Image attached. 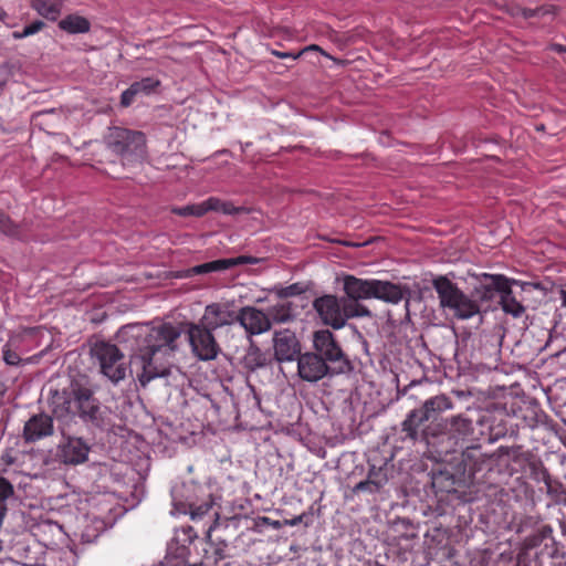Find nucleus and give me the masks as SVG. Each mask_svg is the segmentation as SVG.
<instances>
[{
  "instance_id": "obj_1",
  "label": "nucleus",
  "mask_w": 566,
  "mask_h": 566,
  "mask_svg": "<svg viewBox=\"0 0 566 566\" xmlns=\"http://www.w3.org/2000/svg\"><path fill=\"white\" fill-rule=\"evenodd\" d=\"M123 336L136 340L137 347L130 355V373L136 371L142 386L157 377L169 375V358L178 349L181 329L169 323L156 327L125 326Z\"/></svg>"
},
{
  "instance_id": "obj_2",
  "label": "nucleus",
  "mask_w": 566,
  "mask_h": 566,
  "mask_svg": "<svg viewBox=\"0 0 566 566\" xmlns=\"http://www.w3.org/2000/svg\"><path fill=\"white\" fill-rule=\"evenodd\" d=\"M343 291L347 304H356L365 310L366 314H361L360 317H371L373 315L371 311L363 305L360 301L376 298L386 303L398 304L408 293V289L400 284L377 279H359L352 274L344 275Z\"/></svg>"
},
{
  "instance_id": "obj_3",
  "label": "nucleus",
  "mask_w": 566,
  "mask_h": 566,
  "mask_svg": "<svg viewBox=\"0 0 566 566\" xmlns=\"http://www.w3.org/2000/svg\"><path fill=\"white\" fill-rule=\"evenodd\" d=\"M440 306L458 319H469L480 313V305L476 300L464 294L455 283L447 276H438L432 281Z\"/></svg>"
},
{
  "instance_id": "obj_4",
  "label": "nucleus",
  "mask_w": 566,
  "mask_h": 566,
  "mask_svg": "<svg viewBox=\"0 0 566 566\" xmlns=\"http://www.w3.org/2000/svg\"><path fill=\"white\" fill-rule=\"evenodd\" d=\"M313 307L322 323L333 329H340L348 319L358 318L361 314H366L361 307L352 303L347 304L344 297H337L333 294L316 297Z\"/></svg>"
},
{
  "instance_id": "obj_5",
  "label": "nucleus",
  "mask_w": 566,
  "mask_h": 566,
  "mask_svg": "<svg viewBox=\"0 0 566 566\" xmlns=\"http://www.w3.org/2000/svg\"><path fill=\"white\" fill-rule=\"evenodd\" d=\"M106 147L124 161L133 163L145 156L146 139L142 132L113 127L105 137Z\"/></svg>"
},
{
  "instance_id": "obj_6",
  "label": "nucleus",
  "mask_w": 566,
  "mask_h": 566,
  "mask_svg": "<svg viewBox=\"0 0 566 566\" xmlns=\"http://www.w3.org/2000/svg\"><path fill=\"white\" fill-rule=\"evenodd\" d=\"M91 356L98 364L101 373L113 384H118L126 378L128 366L125 355L114 344L101 340L91 347Z\"/></svg>"
},
{
  "instance_id": "obj_7",
  "label": "nucleus",
  "mask_w": 566,
  "mask_h": 566,
  "mask_svg": "<svg viewBox=\"0 0 566 566\" xmlns=\"http://www.w3.org/2000/svg\"><path fill=\"white\" fill-rule=\"evenodd\" d=\"M313 347L315 349L314 354L322 356L334 374H344L352 369L349 359L329 329L314 332Z\"/></svg>"
},
{
  "instance_id": "obj_8",
  "label": "nucleus",
  "mask_w": 566,
  "mask_h": 566,
  "mask_svg": "<svg viewBox=\"0 0 566 566\" xmlns=\"http://www.w3.org/2000/svg\"><path fill=\"white\" fill-rule=\"evenodd\" d=\"M451 408L452 401L443 395L426 400L419 409L411 410L401 423L405 438L416 441L418 429L423 422L434 418L439 412Z\"/></svg>"
},
{
  "instance_id": "obj_9",
  "label": "nucleus",
  "mask_w": 566,
  "mask_h": 566,
  "mask_svg": "<svg viewBox=\"0 0 566 566\" xmlns=\"http://www.w3.org/2000/svg\"><path fill=\"white\" fill-rule=\"evenodd\" d=\"M213 331L201 322L187 324V334L192 353L200 360H212L220 353V347L212 334Z\"/></svg>"
},
{
  "instance_id": "obj_10",
  "label": "nucleus",
  "mask_w": 566,
  "mask_h": 566,
  "mask_svg": "<svg viewBox=\"0 0 566 566\" xmlns=\"http://www.w3.org/2000/svg\"><path fill=\"white\" fill-rule=\"evenodd\" d=\"M224 542L213 544L211 542L200 541L193 544V552H189L186 560H174L167 558L164 566H217L224 558Z\"/></svg>"
},
{
  "instance_id": "obj_11",
  "label": "nucleus",
  "mask_w": 566,
  "mask_h": 566,
  "mask_svg": "<svg viewBox=\"0 0 566 566\" xmlns=\"http://www.w3.org/2000/svg\"><path fill=\"white\" fill-rule=\"evenodd\" d=\"M62 439L56 447V457L63 464L78 465L88 460L91 446L81 437L70 433L65 426L60 428Z\"/></svg>"
},
{
  "instance_id": "obj_12",
  "label": "nucleus",
  "mask_w": 566,
  "mask_h": 566,
  "mask_svg": "<svg viewBox=\"0 0 566 566\" xmlns=\"http://www.w3.org/2000/svg\"><path fill=\"white\" fill-rule=\"evenodd\" d=\"M74 403L78 417L93 427L103 429L106 426V411L94 397L91 389L77 387L74 389Z\"/></svg>"
},
{
  "instance_id": "obj_13",
  "label": "nucleus",
  "mask_w": 566,
  "mask_h": 566,
  "mask_svg": "<svg viewBox=\"0 0 566 566\" xmlns=\"http://www.w3.org/2000/svg\"><path fill=\"white\" fill-rule=\"evenodd\" d=\"M297 373L303 380L308 382H316L326 376L335 375L326 360L314 353H305L298 356Z\"/></svg>"
},
{
  "instance_id": "obj_14",
  "label": "nucleus",
  "mask_w": 566,
  "mask_h": 566,
  "mask_svg": "<svg viewBox=\"0 0 566 566\" xmlns=\"http://www.w3.org/2000/svg\"><path fill=\"white\" fill-rule=\"evenodd\" d=\"M510 280L503 274H481L480 284L474 287L472 297L479 302L485 303L493 301L496 295L501 297L505 287L507 289Z\"/></svg>"
},
{
  "instance_id": "obj_15",
  "label": "nucleus",
  "mask_w": 566,
  "mask_h": 566,
  "mask_svg": "<svg viewBox=\"0 0 566 566\" xmlns=\"http://www.w3.org/2000/svg\"><path fill=\"white\" fill-rule=\"evenodd\" d=\"M463 472L471 480H475L476 475L483 471L491 470L493 465V455H489L481 451L480 447H470L462 452Z\"/></svg>"
},
{
  "instance_id": "obj_16",
  "label": "nucleus",
  "mask_w": 566,
  "mask_h": 566,
  "mask_svg": "<svg viewBox=\"0 0 566 566\" xmlns=\"http://www.w3.org/2000/svg\"><path fill=\"white\" fill-rule=\"evenodd\" d=\"M258 262H259V260L256 258L247 256V255H240V256L231 258V259L214 260L211 262H207V263H202V264L192 266V268L184 271V273L180 276L181 277H190L193 275H201V274H207V273H211V272H221V271L228 270L235 265H242V264H248V263L253 264V263H258Z\"/></svg>"
},
{
  "instance_id": "obj_17",
  "label": "nucleus",
  "mask_w": 566,
  "mask_h": 566,
  "mask_svg": "<svg viewBox=\"0 0 566 566\" xmlns=\"http://www.w3.org/2000/svg\"><path fill=\"white\" fill-rule=\"evenodd\" d=\"M238 322L235 313L229 303H212L206 306L201 323L212 329Z\"/></svg>"
},
{
  "instance_id": "obj_18",
  "label": "nucleus",
  "mask_w": 566,
  "mask_h": 566,
  "mask_svg": "<svg viewBox=\"0 0 566 566\" xmlns=\"http://www.w3.org/2000/svg\"><path fill=\"white\" fill-rule=\"evenodd\" d=\"M238 322L251 335L261 334L271 326L269 317L252 306L242 307L238 312Z\"/></svg>"
},
{
  "instance_id": "obj_19",
  "label": "nucleus",
  "mask_w": 566,
  "mask_h": 566,
  "mask_svg": "<svg viewBox=\"0 0 566 566\" xmlns=\"http://www.w3.org/2000/svg\"><path fill=\"white\" fill-rule=\"evenodd\" d=\"M53 433V420L45 413L31 417L24 424L23 438L27 442H34Z\"/></svg>"
},
{
  "instance_id": "obj_20",
  "label": "nucleus",
  "mask_w": 566,
  "mask_h": 566,
  "mask_svg": "<svg viewBox=\"0 0 566 566\" xmlns=\"http://www.w3.org/2000/svg\"><path fill=\"white\" fill-rule=\"evenodd\" d=\"M50 407H51L52 413L57 419L67 417L70 415H72L74 417L75 416L74 389L72 391H67V390L53 391L51 400H50Z\"/></svg>"
},
{
  "instance_id": "obj_21",
  "label": "nucleus",
  "mask_w": 566,
  "mask_h": 566,
  "mask_svg": "<svg viewBox=\"0 0 566 566\" xmlns=\"http://www.w3.org/2000/svg\"><path fill=\"white\" fill-rule=\"evenodd\" d=\"M539 475V479L544 482L546 486L547 495L556 504H566V489L564 488L563 483L559 482L558 480L553 479L545 467L541 468Z\"/></svg>"
},
{
  "instance_id": "obj_22",
  "label": "nucleus",
  "mask_w": 566,
  "mask_h": 566,
  "mask_svg": "<svg viewBox=\"0 0 566 566\" xmlns=\"http://www.w3.org/2000/svg\"><path fill=\"white\" fill-rule=\"evenodd\" d=\"M90 25L87 19L76 14H69L59 22L60 29L71 34L85 33L90 30Z\"/></svg>"
},
{
  "instance_id": "obj_23",
  "label": "nucleus",
  "mask_w": 566,
  "mask_h": 566,
  "mask_svg": "<svg viewBox=\"0 0 566 566\" xmlns=\"http://www.w3.org/2000/svg\"><path fill=\"white\" fill-rule=\"evenodd\" d=\"M500 304L505 313L512 314L514 317L521 316L525 310L524 306L513 295L511 281L507 284V289L505 287L500 297Z\"/></svg>"
},
{
  "instance_id": "obj_24",
  "label": "nucleus",
  "mask_w": 566,
  "mask_h": 566,
  "mask_svg": "<svg viewBox=\"0 0 566 566\" xmlns=\"http://www.w3.org/2000/svg\"><path fill=\"white\" fill-rule=\"evenodd\" d=\"M32 7L46 19L55 20L60 14L62 0H32Z\"/></svg>"
},
{
  "instance_id": "obj_25",
  "label": "nucleus",
  "mask_w": 566,
  "mask_h": 566,
  "mask_svg": "<svg viewBox=\"0 0 566 566\" xmlns=\"http://www.w3.org/2000/svg\"><path fill=\"white\" fill-rule=\"evenodd\" d=\"M450 432L457 437H468L473 432L472 420L462 415L450 419Z\"/></svg>"
},
{
  "instance_id": "obj_26",
  "label": "nucleus",
  "mask_w": 566,
  "mask_h": 566,
  "mask_svg": "<svg viewBox=\"0 0 566 566\" xmlns=\"http://www.w3.org/2000/svg\"><path fill=\"white\" fill-rule=\"evenodd\" d=\"M556 13V7L552 4H545L535 9L517 7L513 14L522 15L524 19H531L535 17H544L547 14L554 15Z\"/></svg>"
},
{
  "instance_id": "obj_27",
  "label": "nucleus",
  "mask_w": 566,
  "mask_h": 566,
  "mask_svg": "<svg viewBox=\"0 0 566 566\" xmlns=\"http://www.w3.org/2000/svg\"><path fill=\"white\" fill-rule=\"evenodd\" d=\"M158 85H159L158 80H155L153 77H145L140 81L134 82L130 85V87L139 96V95H149Z\"/></svg>"
},
{
  "instance_id": "obj_28",
  "label": "nucleus",
  "mask_w": 566,
  "mask_h": 566,
  "mask_svg": "<svg viewBox=\"0 0 566 566\" xmlns=\"http://www.w3.org/2000/svg\"><path fill=\"white\" fill-rule=\"evenodd\" d=\"M19 67L18 63L11 61L0 64V83H3V88L6 87L9 78L15 74Z\"/></svg>"
},
{
  "instance_id": "obj_29",
  "label": "nucleus",
  "mask_w": 566,
  "mask_h": 566,
  "mask_svg": "<svg viewBox=\"0 0 566 566\" xmlns=\"http://www.w3.org/2000/svg\"><path fill=\"white\" fill-rule=\"evenodd\" d=\"M171 212L181 217H202L203 209H200V203L198 205H188L185 207H175L171 209Z\"/></svg>"
},
{
  "instance_id": "obj_30",
  "label": "nucleus",
  "mask_w": 566,
  "mask_h": 566,
  "mask_svg": "<svg viewBox=\"0 0 566 566\" xmlns=\"http://www.w3.org/2000/svg\"><path fill=\"white\" fill-rule=\"evenodd\" d=\"M367 480H373L377 483L374 484V490H380L388 481L387 474L381 469H376V467L370 468Z\"/></svg>"
},
{
  "instance_id": "obj_31",
  "label": "nucleus",
  "mask_w": 566,
  "mask_h": 566,
  "mask_svg": "<svg viewBox=\"0 0 566 566\" xmlns=\"http://www.w3.org/2000/svg\"><path fill=\"white\" fill-rule=\"evenodd\" d=\"M0 231L12 237L19 235V228L4 213L0 212Z\"/></svg>"
},
{
  "instance_id": "obj_32",
  "label": "nucleus",
  "mask_w": 566,
  "mask_h": 566,
  "mask_svg": "<svg viewBox=\"0 0 566 566\" xmlns=\"http://www.w3.org/2000/svg\"><path fill=\"white\" fill-rule=\"evenodd\" d=\"M319 51V48L315 44L308 45L303 48L302 50H298L296 52L294 51H285L284 56L285 59L296 60V59H305L310 54Z\"/></svg>"
},
{
  "instance_id": "obj_33",
  "label": "nucleus",
  "mask_w": 566,
  "mask_h": 566,
  "mask_svg": "<svg viewBox=\"0 0 566 566\" xmlns=\"http://www.w3.org/2000/svg\"><path fill=\"white\" fill-rule=\"evenodd\" d=\"M310 289L308 283L306 282H297L293 283L289 286H285V298L291 296H301L305 294Z\"/></svg>"
},
{
  "instance_id": "obj_34",
  "label": "nucleus",
  "mask_w": 566,
  "mask_h": 566,
  "mask_svg": "<svg viewBox=\"0 0 566 566\" xmlns=\"http://www.w3.org/2000/svg\"><path fill=\"white\" fill-rule=\"evenodd\" d=\"M245 363L249 367L254 369L255 367H262L265 364V358L262 357L258 348H253L245 356Z\"/></svg>"
},
{
  "instance_id": "obj_35",
  "label": "nucleus",
  "mask_w": 566,
  "mask_h": 566,
  "mask_svg": "<svg viewBox=\"0 0 566 566\" xmlns=\"http://www.w3.org/2000/svg\"><path fill=\"white\" fill-rule=\"evenodd\" d=\"M44 27V23L40 20L32 22L31 24L27 25L22 32H14L13 36L15 39H22L32 34H35Z\"/></svg>"
},
{
  "instance_id": "obj_36",
  "label": "nucleus",
  "mask_w": 566,
  "mask_h": 566,
  "mask_svg": "<svg viewBox=\"0 0 566 566\" xmlns=\"http://www.w3.org/2000/svg\"><path fill=\"white\" fill-rule=\"evenodd\" d=\"M212 509V504L209 502H205L200 505L195 506L193 504L189 505V513L192 520L201 518Z\"/></svg>"
},
{
  "instance_id": "obj_37",
  "label": "nucleus",
  "mask_w": 566,
  "mask_h": 566,
  "mask_svg": "<svg viewBox=\"0 0 566 566\" xmlns=\"http://www.w3.org/2000/svg\"><path fill=\"white\" fill-rule=\"evenodd\" d=\"M12 494V484L6 478L0 476V504H4V501Z\"/></svg>"
},
{
  "instance_id": "obj_38",
  "label": "nucleus",
  "mask_w": 566,
  "mask_h": 566,
  "mask_svg": "<svg viewBox=\"0 0 566 566\" xmlns=\"http://www.w3.org/2000/svg\"><path fill=\"white\" fill-rule=\"evenodd\" d=\"M221 200L214 197L207 199L206 201L200 203V209H203V216L208 211H220Z\"/></svg>"
},
{
  "instance_id": "obj_39",
  "label": "nucleus",
  "mask_w": 566,
  "mask_h": 566,
  "mask_svg": "<svg viewBox=\"0 0 566 566\" xmlns=\"http://www.w3.org/2000/svg\"><path fill=\"white\" fill-rule=\"evenodd\" d=\"M273 342L275 359L281 364L283 361V338L280 333L275 332Z\"/></svg>"
},
{
  "instance_id": "obj_40",
  "label": "nucleus",
  "mask_w": 566,
  "mask_h": 566,
  "mask_svg": "<svg viewBox=\"0 0 566 566\" xmlns=\"http://www.w3.org/2000/svg\"><path fill=\"white\" fill-rule=\"evenodd\" d=\"M2 358L6 364L14 366L20 363L19 355L10 348L3 349Z\"/></svg>"
},
{
  "instance_id": "obj_41",
  "label": "nucleus",
  "mask_w": 566,
  "mask_h": 566,
  "mask_svg": "<svg viewBox=\"0 0 566 566\" xmlns=\"http://www.w3.org/2000/svg\"><path fill=\"white\" fill-rule=\"evenodd\" d=\"M374 484H376L373 480H365L357 483L354 488L355 492H369V493H376L379 490H374Z\"/></svg>"
},
{
  "instance_id": "obj_42",
  "label": "nucleus",
  "mask_w": 566,
  "mask_h": 566,
  "mask_svg": "<svg viewBox=\"0 0 566 566\" xmlns=\"http://www.w3.org/2000/svg\"><path fill=\"white\" fill-rule=\"evenodd\" d=\"M138 96L135 91L129 86L127 90H125L123 93H122V97H120V104L122 106L124 107H127L129 106L135 97Z\"/></svg>"
},
{
  "instance_id": "obj_43",
  "label": "nucleus",
  "mask_w": 566,
  "mask_h": 566,
  "mask_svg": "<svg viewBox=\"0 0 566 566\" xmlns=\"http://www.w3.org/2000/svg\"><path fill=\"white\" fill-rule=\"evenodd\" d=\"M220 211L224 214H235L243 211V208L234 207L231 202L221 201Z\"/></svg>"
},
{
  "instance_id": "obj_44",
  "label": "nucleus",
  "mask_w": 566,
  "mask_h": 566,
  "mask_svg": "<svg viewBox=\"0 0 566 566\" xmlns=\"http://www.w3.org/2000/svg\"><path fill=\"white\" fill-rule=\"evenodd\" d=\"M281 554L273 552V554H268L266 556L262 557V560L264 565L266 566H273L281 563Z\"/></svg>"
},
{
  "instance_id": "obj_45",
  "label": "nucleus",
  "mask_w": 566,
  "mask_h": 566,
  "mask_svg": "<svg viewBox=\"0 0 566 566\" xmlns=\"http://www.w3.org/2000/svg\"><path fill=\"white\" fill-rule=\"evenodd\" d=\"M284 342H285V360H291L292 357L286 354L287 348L298 346V343L295 339L294 335L293 336H287L286 334H285Z\"/></svg>"
},
{
  "instance_id": "obj_46",
  "label": "nucleus",
  "mask_w": 566,
  "mask_h": 566,
  "mask_svg": "<svg viewBox=\"0 0 566 566\" xmlns=\"http://www.w3.org/2000/svg\"><path fill=\"white\" fill-rule=\"evenodd\" d=\"M311 517H312L311 515L302 514V515H300V516H298V517H296V518H292V520H286V518H285L284 524H285V525H287V524H290V525H296V524H298V523H302L304 520H306L304 523H305V525H307V524H308V520H310Z\"/></svg>"
},
{
  "instance_id": "obj_47",
  "label": "nucleus",
  "mask_w": 566,
  "mask_h": 566,
  "mask_svg": "<svg viewBox=\"0 0 566 566\" xmlns=\"http://www.w3.org/2000/svg\"><path fill=\"white\" fill-rule=\"evenodd\" d=\"M551 49L557 53H566V46L563 44L554 43Z\"/></svg>"
},
{
  "instance_id": "obj_48",
  "label": "nucleus",
  "mask_w": 566,
  "mask_h": 566,
  "mask_svg": "<svg viewBox=\"0 0 566 566\" xmlns=\"http://www.w3.org/2000/svg\"><path fill=\"white\" fill-rule=\"evenodd\" d=\"M560 300H562L563 306L566 307V291L565 290L560 291Z\"/></svg>"
},
{
  "instance_id": "obj_49",
  "label": "nucleus",
  "mask_w": 566,
  "mask_h": 566,
  "mask_svg": "<svg viewBox=\"0 0 566 566\" xmlns=\"http://www.w3.org/2000/svg\"><path fill=\"white\" fill-rule=\"evenodd\" d=\"M290 314H289V305L285 304V314H284V317H285V321H287Z\"/></svg>"
},
{
  "instance_id": "obj_50",
  "label": "nucleus",
  "mask_w": 566,
  "mask_h": 566,
  "mask_svg": "<svg viewBox=\"0 0 566 566\" xmlns=\"http://www.w3.org/2000/svg\"><path fill=\"white\" fill-rule=\"evenodd\" d=\"M553 566H566V563L563 562H556Z\"/></svg>"
},
{
  "instance_id": "obj_51",
  "label": "nucleus",
  "mask_w": 566,
  "mask_h": 566,
  "mask_svg": "<svg viewBox=\"0 0 566 566\" xmlns=\"http://www.w3.org/2000/svg\"><path fill=\"white\" fill-rule=\"evenodd\" d=\"M273 53L279 57H283V52L274 51Z\"/></svg>"
},
{
  "instance_id": "obj_52",
  "label": "nucleus",
  "mask_w": 566,
  "mask_h": 566,
  "mask_svg": "<svg viewBox=\"0 0 566 566\" xmlns=\"http://www.w3.org/2000/svg\"><path fill=\"white\" fill-rule=\"evenodd\" d=\"M273 525H274L275 527H279V526H280V522H279V521H275V522L273 523Z\"/></svg>"
},
{
  "instance_id": "obj_53",
  "label": "nucleus",
  "mask_w": 566,
  "mask_h": 566,
  "mask_svg": "<svg viewBox=\"0 0 566 566\" xmlns=\"http://www.w3.org/2000/svg\"><path fill=\"white\" fill-rule=\"evenodd\" d=\"M3 92V83H0V94Z\"/></svg>"
},
{
  "instance_id": "obj_54",
  "label": "nucleus",
  "mask_w": 566,
  "mask_h": 566,
  "mask_svg": "<svg viewBox=\"0 0 566 566\" xmlns=\"http://www.w3.org/2000/svg\"><path fill=\"white\" fill-rule=\"evenodd\" d=\"M4 15H6V13L0 11V19H2Z\"/></svg>"
},
{
  "instance_id": "obj_55",
  "label": "nucleus",
  "mask_w": 566,
  "mask_h": 566,
  "mask_svg": "<svg viewBox=\"0 0 566 566\" xmlns=\"http://www.w3.org/2000/svg\"><path fill=\"white\" fill-rule=\"evenodd\" d=\"M262 521L263 522H269V518L268 517H263Z\"/></svg>"
},
{
  "instance_id": "obj_56",
  "label": "nucleus",
  "mask_w": 566,
  "mask_h": 566,
  "mask_svg": "<svg viewBox=\"0 0 566 566\" xmlns=\"http://www.w3.org/2000/svg\"><path fill=\"white\" fill-rule=\"evenodd\" d=\"M2 551V542L0 541V552Z\"/></svg>"
}]
</instances>
